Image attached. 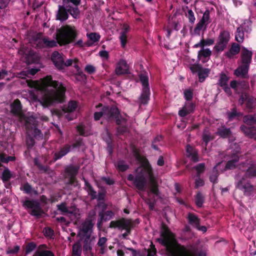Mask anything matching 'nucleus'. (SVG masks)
<instances>
[{
    "instance_id": "nucleus-32",
    "label": "nucleus",
    "mask_w": 256,
    "mask_h": 256,
    "mask_svg": "<svg viewBox=\"0 0 256 256\" xmlns=\"http://www.w3.org/2000/svg\"><path fill=\"white\" fill-rule=\"evenodd\" d=\"M188 223L195 228H198L200 224V219L193 213L190 212L188 214Z\"/></svg>"
},
{
    "instance_id": "nucleus-8",
    "label": "nucleus",
    "mask_w": 256,
    "mask_h": 256,
    "mask_svg": "<svg viewBox=\"0 0 256 256\" xmlns=\"http://www.w3.org/2000/svg\"><path fill=\"white\" fill-rule=\"evenodd\" d=\"M230 32L226 30H221L218 34L214 50L216 53H220L227 47L230 40Z\"/></svg>"
},
{
    "instance_id": "nucleus-28",
    "label": "nucleus",
    "mask_w": 256,
    "mask_h": 256,
    "mask_svg": "<svg viewBox=\"0 0 256 256\" xmlns=\"http://www.w3.org/2000/svg\"><path fill=\"white\" fill-rule=\"evenodd\" d=\"M240 52V46L238 44L234 42L228 51L225 52L224 55L228 58H231Z\"/></svg>"
},
{
    "instance_id": "nucleus-40",
    "label": "nucleus",
    "mask_w": 256,
    "mask_h": 256,
    "mask_svg": "<svg viewBox=\"0 0 256 256\" xmlns=\"http://www.w3.org/2000/svg\"><path fill=\"white\" fill-rule=\"evenodd\" d=\"M92 249V240L90 239V234L86 235L84 239L83 250L84 251L88 252Z\"/></svg>"
},
{
    "instance_id": "nucleus-3",
    "label": "nucleus",
    "mask_w": 256,
    "mask_h": 256,
    "mask_svg": "<svg viewBox=\"0 0 256 256\" xmlns=\"http://www.w3.org/2000/svg\"><path fill=\"white\" fill-rule=\"evenodd\" d=\"M136 176L130 174L127 177L129 181L132 182L134 186L140 191L144 192L146 186V178L148 179L150 188V191L156 196L160 195L158 185L154 176L153 168L148 160L145 158L142 166L135 170Z\"/></svg>"
},
{
    "instance_id": "nucleus-35",
    "label": "nucleus",
    "mask_w": 256,
    "mask_h": 256,
    "mask_svg": "<svg viewBox=\"0 0 256 256\" xmlns=\"http://www.w3.org/2000/svg\"><path fill=\"white\" fill-rule=\"evenodd\" d=\"M12 177V174L10 170L8 168H4L1 176V180L4 183L8 182Z\"/></svg>"
},
{
    "instance_id": "nucleus-23",
    "label": "nucleus",
    "mask_w": 256,
    "mask_h": 256,
    "mask_svg": "<svg viewBox=\"0 0 256 256\" xmlns=\"http://www.w3.org/2000/svg\"><path fill=\"white\" fill-rule=\"evenodd\" d=\"M94 224V222L89 219H86L82 224L81 230L84 234L85 236L88 234L89 232H90L89 234H91Z\"/></svg>"
},
{
    "instance_id": "nucleus-37",
    "label": "nucleus",
    "mask_w": 256,
    "mask_h": 256,
    "mask_svg": "<svg viewBox=\"0 0 256 256\" xmlns=\"http://www.w3.org/2000/svg\"><path fill=\"white\" fill-rule=\"evenodd\" d=\"M219 162L216 166H214L212 170V174L210 176V180L212 182L213 184H217L218 182V178L219 176V172L217 169V166L219 165Z\"/></svg>"
},
{
    "instance_id": "nucleus-22",
    "label": "nucleus",
    "mask_w": 256,
    "mask_h": 256,
    "mask_svg": "<svg viewBox=\"0 0 256 256\" xmlns=\"http://www.w3.org/2000/svg\"><path fill=\"white\" fill-rule=\"evenodd\" d=\"M186 152L187 157L190 158L193 162H196L199 161L198 151L190 144L186 146Z\"/></svg>"
},
{
    "instance_id": "nucleus-27",
    "label": "nucleus",
    "mask_w": 256,
    "mask_h": 256,
    "mask_svg": "<svg viewBox=\"0 0 256 256\" xmlns=\"http://www.w3.org/2000/svg\"><path fill=\"white\" fill-rule=\"evenodd\" d=\"M240 156L238 154L234 155L232 158L228 160L226 164L224 170H234L238 166Z\"/></svg>"
},
{
    "instance_id": "nucleus-1",
    "label": "nucleus",
    "mask_w": 256,
    "mask_h": 256,
    "mask_svg": "<svg viewBox=\"0 0 256 256\" xmlns=\"http://www.w3.org/2000/svg\"><path fill=\"white\" fill-rule=\"evenodd\" d=\"M40 89L44 94L39 102L44 108L65 101L66 86L61 82L53 80L51 76H47L42 79Z\"/></svg>"
},
{
    "instance_id": "nucleus-7",
    "label": "nucleus",
    "mask_w": 256,
    "mask_h": 256,
    "mask_svg": "<svg viewBox=\"0 0 256 256\" xmlns=\"http://www.w3.org/2000/svg\"><path fill=\"white\" fill-rule=\"evenodd\" d=\"M252 52L241 46V78H249L248 72L252 62Z\"/></svg>"
},
{
    "instance_id": "nucleus-33",
    "label": "nucleus",
    "mask_w": 256,
    "mask_h": 256,
    "mask_svg": "<svg viewBox=\"0 0 256 256\" xmlns=\"http://www.w3.org/2000/svg\"><path fill=\"white\" fill-rule=\"evenodd\" d=\"M216 134L221 138H225L229 137L231 135L232 132L230 128L222 126L218 129Z\"/></svg>"
},
{
    "instance_id": "nucleus-36",
    "label": "nucleus",
    "mask_w": 256,
    "mask_h": 256,
    "mask_svg": "<svg viewBox=\"0 0 256 256\" xmlns=\"http://www.w3.org/2000/svg\"><path fill=\"white\" fill-rule=\"evenodd\" d=\"M210 70L208 68H202L198 74L199 82H202L208 76Z\"/></svg>"
},
{
    "instance_id": "nucleus-26",
    "label": "nucleus",
    "mask_w": 256,
    "mask_h": 256,
    "mask_svg": "<svg viewBox=\"0 0 256 256\" xmlns=\"http://www.w3.org/2000/svg\"><path fill=\"white\" fill-rule=\"evenodd\" d=\"M82 180L84 182V190L88 192V194L90 196L91 199H96V192L92 186L84 177L82 178Z\"/></svg>"
},
{
    "instance_id": "nucleus-18",
    "label": "nucleus",
    "mask_w": 256,
    "mask_h": 256,
    "mask_svg": "<svg viewBox=\"0 0 256 256\" xmlns=\"http://www.w3.org/2000/svg\"><path fill=\"white\" fill-rule=\"evenodd\" d=\"M65 0H62V6H64L65 8L68 10L70 14L74 18L78 19L80 17V10L78 7L74 6L68 2L67 4H64V2Z\"/></svg>"
},
{
    "instance_id": "nucleus-43",
    "label": "nucleus",
    "mask_w": 256,
    "mask_h": 256,
    "mask_svg": "<svg viewBox=\"0 0 256 256\" xmlns=\"http://www.w3.org/2000/svg\"><path fill=\"white\" fill-rule=\"evenodd\" d=\"M78 170V168L74 166H68L66 168L65 171L69 176H76Z\"/></svg>"
},
{
    "instance_id": "nucleus-56",
    "label": "nucleus",
    "mask_w": 256,
    "mask_h": 256,
    "mask_svg": "<svg viewBox=\"0 0 256 256\" xmlns=\"http://www.w3.org/2000/svg\"><path fill=\"white\" fill-rule=\"evenodd\" d=\"M202 68V66L201 64H199L198 62L197 64H192L190 68L192 72V73H198L199 72V71L200 70V69Z\"/></svg>"
},
{
    "instance_id": "nucleus-59",
    "label": "nucleus",
    "mask_w": 256,
    "mask_h": 256,
    "mask_svg": "<svg viewBox=\"0 0 256 256\" xmlns=\"http://www.w3.org/2000/svg\"><path fill=\"white\" fill-rule=\"evenodd\" d=\"M156 254V250L152 242H151L150 248L148 250L147 256H155Z\"/></svg>"
},
{
    "instance_id": "nucleus-13",
    "label": "nucleus",
    "mask_w": 256,
    "mask_h": 256,
    "mask_svg": "<svg viewBox=\"0 0 256 256\" xmlns=\"http://www.w3.org/2000/svg\"><path fill=\"white\" fill-rule=\"evenodd\" d=\"M196 108L194 103L188 102L178 111V114L180 116L184 118L188 114L194 112Z\"/></svg>"
},
{
    "instance_id": "nucleus-5",
    "label": "nucleus",
    "mask_w": 256,
    "mask_h": 256,
    "mask_svg": "<svg viewBox=\"0 0 256 256\" xmlns=\"http://www.w3.org/2000/svg\"><path fill=\"white\" fill-rule=\"evenodd\" d=\"M102 116L108 120H114L117 125L126 122V118L121 116L118 108L114 106H104L101 111L94 113V120L96 121Z\"/></svg>"
},
{
    "instance_id": "nucleus-42",
    "label": "nucleus",
    "mask_w": 256,
    "mask_h": 256,
    "mask_svg": "<svg viewBox=\"0 0 256 256\" xmlns=\"http://www.w3.org/2000/svg\"><path fill=\"white\" fill-rule=\"evenodd\" d=\"M230 78L223 72H222L220 74V78L218 81V85L221 87L228 85V82Z\"/></svg>"
},
{
    "instance_id": "nucleus-53",
    "label": "nucleus",
    "mask_w": 256,
    "mask_h": 256,
    "mask_svg": "<svg viewBox=\"0 0 256 256\" xmlns=\"http://www.w3.org/2000/svg\"><path fill=\"white\" fill-rule=\"evenodd\" d=\"M129 168L128 165L124 164V161H120L118 162L117 169L121 172L126 171Z\"/></svg>"
},
{
    "instance_id": "nucleus-54",
    "label": "nucleus",
    "mask_w": 256,
    "mask_h": 256,
    "mask_svg": "<svg viewBox=\"0 0 256 256\" xmlns=\"http://www.w3.org/2000/svg\"><path fill=\"white\" fill-rule=\"evenodd\" d=\"M72 148H78L82 146H84V143L83 140V138H78L75 140L74 142L71 145Z\"/></svg>"
},
{
    "instance_id": "nucleus-34",
    "label": "nucleus",
    "mask_w": 256,
    "mask_h": 256,
    "mask_svg": "<svg viewBox=\"0 0 256 256\" xmlns=\"http://www.w3.org/2000/svg\"><path fill=\"white\" fill-rule=\"evenodd\" d=\"M115 216L114 212L110 210H108L106 212H98V216H102L104 222H107L111 219H112Z\"/></svg>"
},
{
    "instance_id": "nucleus-51",
    "label": "nucleus",
    "mask_w": 256,
    "mask_h": 256,
    "mask_svg": "<svg viewBox=\"0 0 256 256\" xmlns=\"http://www.w3.org/2000/svg\"><path fill=\"white\" fill-rule=\"evenodd\" d=\"M126 121L127 120H126ZM126 122H123L119 125H118V126L116 128V134L117 135H122L124 134L125 132H127L128 127L126 125H122L124 124H126Z\"/></svg>"
},
{
    "instance_id": "nucleus-61",
    "label": "nucleus",
    "mask_w": 256,
    "mask_h": 256,
    "mask_svg": "<svg viewBox=\"0 0 256 256\" xmlns=\"http://www.w3.org/2000/svg\"><path fill=\"white\" fill-rule=\"evenodd\" d=\"M205 24L203 22L200 20L196 24V27L194 28V32L195 34H200L201 30L202 28L204 26Z\"/></svg>"
},
{
    "instance_id": "nucleus-29",
    "label": "nucleus",
    "mask_w": 256,
    "mask_h": 256,
    "mask_svg": "<svg viewBox=\"0 0 256 256\" xmlns=\"http://www.w3.org/2000/svg\"><path fill=\"white\" fill-rule=\"evenodd\" d=\"M215 138L214 136L211 134L208 128H206L203 131L202 134V140L206 147L208 143Z\"/></svg>"
},
{
    "instance_id": "nucleus-15",
    "label": "nucleus",
    "mask_w": 256,
    "mask_h": 256,
    "mask_svg": "<svg viewBox=\"0 0 256 256\" xmlns=\"http://www.w3.org/2000/svg\"><path fill=\"white\" fill-rule=\"evenodd\" d=\"M69 11L62 5L58 6V10L56 15V20L61 22L66 20L69 18Z\"/></svg>"
},
{
    "instance_id": "nucleus-62",
    "label": "nucleus",
    "mask_w": 256,
    "mask_h": 256,
    "mask_svg": "<svg viewBox=\"0 0 256 256\" xmlns=\"http://www.w3.org/2000/svg\"><path fill=\"white\" fill-rule=\"evenodd\" d=\"M194 168L198 173H204L206 170V166L204 163H200L196 166Z\"/></svg>"
},
{
    "instance_id": "nucleus-60",
    "label": "nucleus",
    "mask_w": 256,
    "mask_h": 256,
    "mask_svg": "<svg viewBox=\"0 0 256 256\" xmlns=\"http://www.w3.org/2000/svg\"><path fill=\"white\" fill-rule=\"evenodd\" d=\"M20 190L26 194H30L32 192V186L29 183L26 182L24 184L22 188H21Z\"/></svg>"
},
{
    "instance_id": "nucleus-48",
    "label": "nucleus",
    "mask_w": 256,
    "mask_h": 256,
    "mask_svg": "<svg viewBox=\"0 0 256 256\" xmlns=\"http://www.w3.org/2000/svg\"><path fill=\"white\" fill-rule=\"evenodd\" d=\"M140 80L142 86V90H144L145 88H150L148 78L146 75L140 74Z\"/></svg>"
},
{
    "instance_id": "nucleus-50",
    "label": "nucleus",
    "mask_w": 256,
    "mask_h": 256,
    "mask_svg": "<svg viewBox=\"0 0 256 256\" xmlns=\"http://www.w3.org/2000/svg\"><path fill=\"white\" fill-rule=\"evenodd\" d=\"M240 114V112H236V108H232L231 112H226L228 118L230 121L233 120L236 116H239Z\"/></svg>"
},
{
    "instance_id": "nucleus-46",
    "label": "nucleus",
    "mask_w": 256,
    "mask_h": 256,
    "mask_svg": "<svg viewBox=\"0 0 256 256\" xmlns=\"http://www.w3.org/2000/svg\"><path fill=\"white\" fill-rule=\"evenodd\" d=\"M35 140L32 136L30 135L26 136V144L27 149L28 150V152L32 150L35 144Z\"/></svg>"
},
{
    "instance_id": "nucleus-17",
    "label": "nucleus",
    "mask_w": 256,
    "mask_h": 256,
    "mask_svg": "<svg viewBox=\"0 0 256 256\" xmlns=\"http://www.w3.org/2000/svg\"><path fill=\"white\" fill-rule=\"evenodd\" d=\"M150 88H145L142 90V92L136 101V103L139 105L140 107L142 105L145 106L148 104L150 100Z\"/></svg>"
},
{
    "instance_id": "nucleus-9",
    "label": "nucleus",
    "mask_w": 256,
    "mask_h": 256,
    "mask_svg": "<svg viewBox=\"0 0 256 256\" xmlns=\"http://www.w3.org/2000/svg\"><path fill=\"white\" fill-rule=\"evenodd\" d=\"M24 205L28 208L32 209L29 214L34 216L40 218L44 214V210L38 202L35 200H26Z\"/></svg>"
},
{
    "instance_id": "nucleus-45",
    "label": "nucleus",
    "mask_w": 256,
    "mask_h": 256,
    "mask_svg": "<svg viewBox=\"0 0 256 256\" xmlns=\"http://www.w3.org/2000/svg\"><path fill=\"white\" fill-rule=\"evenodd\" d=\"M36 248V244L35 242H32L26 244L24 248L25 255H28L33 252Z\"/></svg>"
},
{
    "instance_id": "nucleus-30",
    "label": "nucleus",
    "mask_w": 256,
    "mask_h": 256,
    "mask_svg": "<svg viewBox=\"0 0 256 256\" xmlns=\"http://www.w3.org/2000/svg\"><path fill=\"white\" fill-rule=\"evenodd\" d=\"M214 40L212 38L204 39L202 38L199 42L194 46V48H204L206 46H210L214 44Z\"/></svg>"
},
{
    "instance_id": "nucleus-55",
    "label": "nucleus",
    "mask_w": 256,
    "mask_h": 256,
    "mask_svg": "<svg viewBox=\"0 0 256 256\" xmlns=\"http://www.w3.org/2000/svg\"><path fill=\"white\" fill-rule=\"evenodd\" d=\"M186 16L188 18V22L190 24H194V23L196 18L194 16V13L192 10H188Z\"/></svg>"
},
{
    "instance_id": "nucleus-38",
    "label": "nucleus",
    "mask_w": 256,
    "mask_h": 256,
    "mask_svg": "<svg viewBox=\"0 0 256 256\" xmlns=\"http://www.w3.org/2000/svg\"><path fill=\"white\" fill-rule=\"evenodd\" d=\"M244 122L249 126L256 124V114H248L243 118Z\"/></svg>"
},
{
    "instance_id": "nucleus-21",
    "label": "nucleus",
    "mask_w": 256,
    "mask_h": 256,
    "mask_svg": "<svg viewBox=\"0 0 256 256\" xmlns=\"http://www.w3.org/2000/svg\"><path fill=\"white\" fill-rule=\"evenodd\" d=\"M130 30V26L128 24H124L122 26V32L120 33L119 37L122 48H124L126 44L128 39L127 34Z\"/></svg>"
},
{
    "instance_id": "nucleus-10",
    "label": "nucleus",
    "mask_w": 256,
    "mask_h": 256,
    "mask_svg": "<svg viewBox=\"0 0 256 256\" xmlns=\"http://www.w3.org/2000/svg\"><path fill=\"white\" fill-rule=\"evenodd\" d=\"M256 99L252 96L241 92V105H245L247 110L251 112L256 106Z\"/></svg>"
},
{
    "instance_id": "nucleus-12",
    "label": "nucleus",
    "mask_w": 256,
    "mask_h": 256,
    "mask_svg": "<svg viewBox=\"0 0 256 256\" xmlns=\"http://www.w3.org/2000/svg\"><path fill=\"white\" fill-rule=\"evenodd\" d=\"M51 60L55 66L60 70L64 69V58L61 54L54 51L51 56Z\"/></svg>"
},
{
    "instance_id": "nucleus-6",
    "label": "nucleus",
    "mask_w": 256,
    "mask_h": 256,
    "mask_svg": "<svg viewBox=\"0 0 256 256\" xmlns=\"http://www.w3.org/2000/svg\"><path fill=\"white\" fill-rule=\"evenodd\" d=\"M134 226V222L132 219L124 218L118 220H112L109 225V228H117L120 230H126V232L122 234V238L124 239H126L127 236L130 234L132 229Z\"/></svg>"
},
{
    "instance_id": "nucleus-39",
    "label": "nucleus",
    "mask_w": 256,
    "mask_h": 256,
    "mask_svg": "<svg viewBox=\"0 0 256 256\" xmlns=\"http://www.w3.org/2000/svg\"><path fill=\"white\" fill-rule=\"evenodd\" d=\"M204 196L203 194L200 192H198L195 196V204L198 208H202L204 202Z\"/></svg>"
},
{
    "instance_id": "nucleus-16",
    "label": "nucleus",
    "mask_w": 256,
    "mask_h": 256,
    "mask_svg": "<svg viewBox=\"0 0 256 256\" xmlns=\"http://www.w3.org/2000/svg\"><path fill=\"white\" fill-rule=\"evenodd\" d=\"M211 55L212 51L210 48H201L198 53L197 62L201 60L202 63L204 64L209 60Z\"/></svg>"
},
{
    "instance_id": "nucleus-24",
    "label": "nucleus",
    "mask_w": 256,
    "mask_h": 256,
    "mask_svg": "<svg viewBox=\"0 0 256 256\" xmlns=\"http://www.w3.org/2000/svg\"><path fill=\"white\" fill-rule=\"evenodd\" d=\"M25 62L28 64H36L38 62V59L34 50H30L28 53H26L24 56Z\"/></svg>"
},
{
    "instance_id": "nucleus-25",
    "label": "nucleus",
    "mask_w": 256,
    "mask_h": 256,
    "mask_svg": "<svg viewBox=\"0 0 256 256\" xmlns=\"http://www.w3.org/2000/svg\"><path fill=\"white\" fill-rule=\"evenodd\" d=\"M241 131H242L244 134L249 138L256 140V128L255 126H241Z\"/></svg>"
},
{
    "instance_id": "nucleus-52",
    "label": "nucleus",
    "mask_w": 256,
    "mask_h": 256,
    "mask_svg": "<svg viewBox=\"0 0 256 256\" xmlns=\"http://www.w3.org/2000/svg\"><path fill=\"white\" fill-rule=\"evenodd\" d=\"M33 256H54V254L49 250L36 251Z\"/></svg>"
},
{
    "instance_id": "nucleus-31",
    "label": "nucleus",
    "mask_w": 256,
    "mask_h": 256,
    "mask_svg": "<svg viewBox=\"0 0 256 256\" xmlns=\"http://www.w3.org/2000/svg\"><path fill=\"white\" fill-rule=\"evenodd\" d=\"M244 176L250 178H256V164H251L246 169Z\"/></svg>"
},
{
    "instance_id": "nucleus-11",
    "label": "nucleus",
    "mask_w": 256,
    "mask_h": 256,
    "mask_svg": "<svg viewBox=\"0 0 256 256\" xmlns=\"http://www.w3.org/2000/svg\"><path fill=\"white\" fill-rule=\"evenodd\" d=\"M72 150V146L66 144L60 146L58 150L56 152L53 156L52 160L54 162L61 159L62 157L68 154Z\"/></svg>"
},
{
    "instance_id": "nucleus-2",
    "label": "nucleus",
    "mask_w": 256,
    "mask_h": 256,
    "mask_svg": "<svg viewBox=\"0 0 256 256\" xmlns=\"http://www.w3.org/2000/svg\"><path fill=\"white\" fill-rule=\"evenodd\" d=\"M157 241L166 248L170 256H206V252L202 250L194 248L192 250H188L185 246L178 244L174 234L164 224L162 225L160 238H158Z\"/></svg>"
},
{
    "instance_id": "nucleus-63",
    "label": "nucleus",
    "mask_w": 256,
    "mask_h": 256,
    "mask_svg": "<svg viewBox=\"0 0 256 256\" xmlns=\"http://www.w3.org/2000/svg\"><path fill=\"white\" fill-rule=\"evenodd\" d=\"M210 10H206L204 13L203 14V16L202 18V19L200 20L202 22H203L204 23H207V24L208 23H209L210 22Z\"/></svg>"
},
{
    "instance_id": "nucleus-58",
    "label": "nucleus",
    "mask_w": 256,
    "mask_h": 256,
    "mask_svg": "<svg viewBox=\"0 0 256 256\" xmlns=\"http://www.w3.org/2000/svg\"><path fill=\"white\" fill-rule=\"evenodd\" d=\"M77 106L78 104L76 101H70L68 104L67 111L68 112H72L76 110Z\"/></svg>"
},
{
    "instance_id": "nucleus-19",
    "label": "nucleus",
    "mask_w": 256,
    "mask_h": 256,
    "mask_svg": "<svg viewBox=\"0 0 256 256\" xmlns=\"http://www.w3.org/2000/svg\"><path fill=\"white\" fill-rule=\"evenodd\" d=\"M115 72L116 74L118 76L128 73V67L126 62L125 60L121 59L119 60L117 63Z\"/></svg>"
},
{
    "instance_id": "nucleus-20",
    "label": "nucleus",
    "mask_w": 256,
    "mask_h": 256,
    "mask_svg": "<svg viewBox=\"0 0 256 256\" xmlns=\"http://www.w3.org/2000/svg\"><path fill=\"white\" fill-rule=\"evenodd\" d=\"M57 40H50L47 37L38 40L37 46L39 48H54L56 46Z\"/></svg>"
},
{
    "instance_id": "nucleus-14",
    "label": "nucleus",
    "mask_w": 256,
    "mask_h": 256,
    "mask_svg": "<svg viewBox=\"0 0 256 256\" xmlns=\"http://www.w3.org/2000/svg\"><path fill=\"white\" fill-rule=\"evenodd\" d=\"M22 106L20 100L16 98L10 104V113L14 116H20L22 114Z\"/></svg>"
},
{
    "instance_id": "nucleus-57",
    "label": "nucleus",
    "mask_w": 256,
    "mask_h": 256,
    "mask_svg": "<svg viewBox=\"0 0 256 256\" xmlns=\"http://www.w3.org/2000/svg\"><path fill=\"white\" fill-rule=\"evenodd\" d=\"M87 36L90 40L94 42H98L100 39V36L95 32H90L89 34H87Z\"/></svg>"
},
{
    "instance_id": "nucleus-47",
    "label": "nucleus",
    "mask_w": 256,
    "mask_h": 256,
    "mask_svg": "<svg viewBox=\"0 0 256 256\" xmlns=\"http://www.w3.org/2000/svg\"><path fill=\"white\" fill-rule=\"evenodd\" d=\"M34 164L36 166H37V168H38V170L44 173H48V171L50 170V167L48 166H45L42 164L38 160L37 158H34Z\"/></svg>"
},
{
    "instance_id": "nucleus-4",
    "label": "nucleus",
    "mask_w": 256,
    "mask_h": 256,
    "mask_svg": "<svg viewBox=\"0 0 256 256\" xmlns=\"http://www.w3.org/2000/svg\"><path fill=\"white\" fill-rule=\"evenodd\" d=\"M78 35L74 26L66 24L56 30V40L60 46H66L74 42Z\"/></svg>"
},
{
    "instance_id": "nucleus-44",
    "label": "nucleus",
    "mask_w": 256,
    "mask_h": 256,
    "mask_svg": "<svg viewBox=\"0 0 256 256\" xmlns=\"http://www.w3.org/2000/svg\"><path fill=\"white\" fill-rule=\"evenodd\" d=\"M242 188L244 190V194L246 196H250L254 190V186L250 182L242 185Z\"/></svg>"
},
{
    "instance_id": "nucleus-49",
    "label": "nucleus",
    "mask_w": 256,
    "mask_h": 256,
    "mask_svg": "<svg viewBox=\"0 0 256 256\" xmlns=\"http://www.w3.org/2000/svg\"><path fill=\"white\" fill-rule=\"evenodd\" d=\"M184 98L187 102L191 101L194 96V90L190 88L186 89L184 92Z\"/></svg>"
},
{
    "instance_id": "nucleus-41",
    "label": "nucleus",
    "mask_w": 256,
    "mask_h": 256,
    "mask_svg": "<svg viewBox=\"0 0 256 256\" xmlns=\"http://www.w3.org/2000/svg\"><path fill=\"white\" fill-rule=\"evenodd\" d=\"M82 246L80 242H78L74 244L72 248V256H81Z\"/></svg>"
},
{
    "instance_id": "nucleus-64",
    "label": "nucleus",
    "mask_w": 256,
    "mask_h": 256,
    "mask_svg": "<svg viewBox=\"0 0 256 256\" xmlns=\"http://www.w3.org/2000/svg\"><path fill=\"white\" fill-rule=\"evenodd\" d=\"M33 134L36 139H42L43 137V134L40 130L37 128H34L33 130Z\"/></svg>"
}]
</instances>
